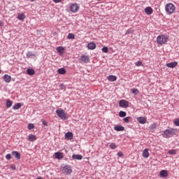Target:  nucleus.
<instances>
[{
  "label": "nucleus",
  "mask_w": 179,
  "mask_h": 179,
  "mask_svg": "<svg viewBox=\"0 0 179 179\" xmlns=\"http://www.w3.org/2000/svg\"><path fill=\"white\" fill-rule=\"evenodd\" d=\"M174 135H177V129H166L162 134L163 138H171V136H174Z\"/></svg>",
  "instance_id": "1"
},
{
  "label": "nucleus",
  "mask_w": 179,
  "mask_h": 179,
  "mask_svg": "<svg viewBox=\"0 0 179 179\" xmlns=\"http://www.w3.org/2000/svg\"><path fill=\"white\" fill-rule=\"evenodd\" d=\"M169 41V36L161 34L157 37V43L159 44V45H163V44H166Z\"/></svg>",
  "instance_id": "2"
},
{
  "label": "nucleus",
  "mask_w": 179,
  "mask_h": 179,
  "mask_svg": "<svg viewBox=\"0 0 179 179\" xmlns=\"http://www.w3.org/2000/svg\"><path fill=\"white\" fill-rule=\"evenodd\" d=\"M165 10L166 13L171 15L172 13H174L176 10V6L171 3H167L165 6Z\"/></svg>",
  "instance_id": "3"
},
{
  "label": "nucleus",
  "mask_w": 179,
  "mask_h": 179,
  "mask_svg": "<svg viewBox=\"0 0 179 179\" xmlns=\"http://www.w3.org/2000/svg\"><path fill=\"white\" fill-rule=\"evenodd\" d=\"M56 114L57 115L59 118H61V120H68V117L66 116V113H65V110L59 108L56 110Z\"/></svg>",
  "instance_id": "4"
},
{
  "label": "nucleus",
  "mask_w": 179,
  "mask_h": 179,
  "mask_svg": "<svg viewBox=\"0 0 179 179\" xmlns=\"http://www.w3.org/2000/svg\"><path fill=\"white\" fill-rule=\"evenodd\" d=\"M119 106L120 107H122V108H128L129 107V101L126 100H120L119 101Z\"/></svg>",
  "instance_id": "5"
},
{
  "label": "nucleus",
  "mask_w": 179,
  "mask_h": 179,
  "mask_svg": "<svg viewBox=\"0 0 179 179\" xmlns=\"http://www.w3.org/2000/svg\"><path fill=\"white\" fill-rule=\"evenodd\" d=\"M79 61L84 64H89V62H90V59L89 58V56L83 55L80 56Z\"/></svg>",
  "instance_id": "6"
},
{
  "label": "nucleus",
  "mask_w": 179,
  "mask_h": 179,
  "mask_svg": "<svg viewBox=\"0 0 179 179\" xmlns=\"http://www.w3.org/2000/svg\"><path fill=\"white\" fill-rule=\"evenodd\" d=\"M70 10L73 13H76L78 10H79V6H78V3H74L70 6Z\"/></svg>",
  "instance_id": "7"
},
{
  "label": "nucleus",
  "mask_w": 179,
  "mask_h": 179,
  "mask_svg": "<svg viewBox=\"0 0 179 179\" xmlns=\"http://www.w3.org/2000/svg\"><path fill=\"white\" fill-rule=\"evenodd\" d=\"M64 138L67 141H72V139H73V134H72L71 131H69L65 134Z\"/></svg>",
  "instance_id": "8"
},
{
  "label": "nucleus",
  "mask_w": 179,
  "mask_h": 179,
  "mask_svg": "<svg viewBox=\"0 0 179 179\" xmlns=\"http://www.w3.org/2000/svg\"><path fill=\"white\" fill-rule=\"evenodd\" d=\"M63 171L66 173V174H71V173H72V169H71V166L66 165L63 167Z\"/></svg>",
  "instance_id": "9"
},
{
  "label": "nucleus",
  "mask_w": 179,
  "mask_h": 179,
  "mask_svg": "<svg viewBox=\"0 0 179 179\" xmlns=\"http://www.w3.org/2000/svg\"><path fill=\"white\" fill-rule=\"evenodd\" d=\"M87 47L88 50H95L97 45H96V43H94V42H90L87 44Z\"/></svg>",
  "instance_id": "10"
},
{
  "label": "nucleus",
  "mask_w": 179,
  "mask_h": 179,
  "mask_svg": "<svg viewBox=\"0 0 179 179\" xmlns=\"http://www.w3.org/2000/svg\"><path fill=\"white\" fill-rule=\"evenodd\" d=\"M12 156H14L17 160H20V153L17 151H13L11 152Z\"/></svg>",
  "instance_id": "11"
},
{
  "label": "nucleus",
  "mask_w": 179,
  "mask_h": 179,
  "mask_svg": "<svg viewBox=\"0 0 179 179\" xmlns=\"http://www.w3.org/2000/svg\"><path fill=\"white\" fill-rule=\"evenodd\" d=\"M177 65H178V63L177 62H172L170 63L166 64V66L168 68H176V66H177Z\"/></svg>",
  "instance_id": "12"
},
{
  "label": "nucleus",
  "mask_w": 179,
  "mask_h": 179,
  "mask_svg": "<svg viewBox=\"0 0 179 179\" xmlns=\"http://www.w3.org/2000/svg\"><path fill=\"white\" fill-rule=\"evenodd\" d=\"M115 131H117V132H120L121 131H125V127L122 125H117L114 127Z\"/></svg>",
  "instance_id": "13"
},
{
  "label": "nucleus",
  "mask_w": 179,
  "mask_h": 179,
  "mask_svg": "<svg viewBox=\"0 0 179 179\" xmlns=\"http://www.w3.org/2000/svg\"><path fill=\"white\" fill-rule=\"evenodd\" d=\"M144 11L146 15H152V13H153V8H152V7H146Z\"/></svg>",
  "instance_id": "14"
},
{
  "label": "nucleus",
  "mask_w": 179,
  "mask_h": 179,
  "mask_svg": "<svg viewBox=\"0 0 179 179\" xmlns=\"http://www.w3.org/2000/svg\"><path fill=\"white\" fill-rule=\"evenodd\" d=\"M83 159V156L81 155H73L72 159L73 160H82Z\"/></svg>",
  "instance_id": "15"
},
{
  "label": "nucleus",
  "mask_w": 179,
  "mask_h": 179,
  "mask_svg": "<svg viewBox=\"0 0 179 179\" xmlns=\"http://www.w3.org/2000/svg\"><path fill=\"white\" fill-rule=\"evenodd\" d=\"M3 80L6 83H9L10 82V79H12V78L10 77V76L8 75V74H5L3 77Z\"/></svg>",
  "instance_id": "16"
},
{
  "label": "nucleus",
  "mask_w": 179,
  "mask_h": 179,
  "mask_svg": "<svg viewBox=\"0 0 179 179\" xmlns=\"http://www.w3.org/2000/svg\"><path fill=\"white\" fill-rule=\"evenodd\" d=\"M55 156L56 159H58V160H60V159H64V154L59 152H55Z\"/></svg>",
  "instance_id": "17"
},
{
  "label": "nucleus",
  "mask_w": 179,
  "mask_h": 179,
  "mask_svg": "<svg viewBox=\"0 0 179 179\" xmlns=\"http://www.w3.org/2000/svg\"><path fill=\"white\" fill-rule=\"evenodd\" d=\"M137 121H138V122H139V124H146V118H145L143 117H138Z\"/></svg>",
  "instance_id": "18"
},
{
  "label": "nucleus",
  "mask_w": 179,
  "mask_h": 179,
  "mask_svg": "<svg viewBox=\"0 0 179 179\" xmlns=\"http://www.w3.org/2000/svg\"><path fill=\"white\" fill-rule=\"evenodd\" d=\"M28 139L31 142H34V141H37V137L34 134H29Z\"/></svg>",
  "instance_id": "19"
},
{
  "label": "nucleus",
  "mask_w": 179,
  "mask_h": 179,
  "mask_svg": "<svg viewBox=\"0 0 179 179\" xmlns=\"http://www.w3.org/2000/svg\"><path fill=\"white\" fill-rule=\"evenodd\" d=\"M169 176V173H167V171L162 170L160 171V176L162 177V178H166Z\"/></svg>",
  "instance_id": "20"
},
{
  "label": "nucleus",
  "mask_w": 179,
  "mask_h": 179,
  "mask_svg": "<svg viewBox=\"0 0 179 179\" xmlns=\"http://www.w3.org/2000/svg\"><path fill=\"white\" fill-rule=\"evenodd\" d=\"M108 80H109V82H115V80H117V76L110 75L108 76Z\"/></svg>",
  "instance_id": "21"
},
{
  "label": "nucleus",
  "mask_w": 179,
  "mask_h": 179,
  "mask_svg": "<svg viewBox=\"0 0 179 179\" xmlns=\"http://www.w3.org/2000/svg\"><path fill=\"white\" fill-rule=\"evenodd\" d=\"M6 101V107L7 108H10V107H12V104H13V101H10V99H7Z\"/></svg>",
  "instance_id": "22"
},
{
  "label": "nucleus",
  "mask_w": 179,
  "mask_h": 179,
  "mask_svg": "<svg viewBox=\"0 0 179 179\" xmlns=\"http://www.w3.org/2000/svg\"><path fill=\"white\" fill-rule=\"evenodd\" d=\"M27 58H31V57H36V54L33 52L32 51H29L26 54Z\"/></svg>",
  "instance_id": "23"
},
{
  "label": "nucleus",
  "mask_w": 179,
  "mask_h": 179,
  "mask_svg": "<svg viewBox=\"0 0 179 179\" xmlns=\"http://www.w3.org/2000/svg\"><path fill=\"white\" fill-rule=\"evenodd\" d=\"M143 157H145V159L149 157V150L148 149H145L143 150Z\"/></svg>",
  "instance_id": "24"
},
{
  "label": "nucleus",
  "mask_w": 179,
  "mask_h": 179,
  "mask_svg": "<svg viewBox=\"0 0 179 179\" xmlns=\"http://www.w3.org/2000/svg\"><path fill=\"white\" fill-rule=\"evenodd\" d=\"M57 72L59 75H65V73H66V70H65L64 68H61L57 70Z\"/></svg>",
  "instance_id": "25"
},
{
  "label": "nucleus",
  "mask_w": 179,
  "mask_h": 179,
  "mask_svg": "<svg viewBox=\"0 0 179 179\" xmlns=\"http://www.w3.org/2000/svg\"><path fill=\"white\" fill-rule=\"evenodd\" d=\"M18 20H24L26 19V15L23 13H19L17 15Z\"/></svg>",
  "instance_id": "26"
},
{
  "label": "nucleus",
  "mask_w": 179,
  "mask_h": 179,
  "mask_svg": "<svg viewBox=\"0 0 179 179\" xmlns=\"http://www.w3.org/2000/svg\"><path fill=\"white\" fill-rule=\"evenodd\" d=\"M27 75L31 76V75H34V73H36V71L33 69H28L27 70Z\"/></svg>",
  "instance_id": "27"
},
{
  "label": "nucleus",
  "mask_w": 179,
  "mask_h": 179,
  "mask_svg": "<svg viewBox=\"0 0 179 179\" xmlns=\"http://www.w3.org/2000/svg\"><path fill=\"white\" fill-rule=\"evenodd\" d=\"M22 107V103H17L13 106V110H19Z\"/></svg>",
  "instance_id": "28"
},
{
  "label": "nucleus",
  "mask_w": 179,
  "mask_h": 179,
  "mask_svg": "<svg viewBox=\"0 0 179 179\" xmlns=\"http://www.w3.org/2000/svg\"><path fill=\"white\" fill-rule=\"evenodd\" d=\"M57 51L59 54H63L64 53V48L62 46H59L57 48Z\"/></svg>",
  "instance_id": "29"
},
{
  "label": "nucleus",
  "mask_w": 179,
  "mask_h": 179,
  "mask_svg": "<svg viewBox=\"0 0 179 179\" xmlns=\"http://www.w3.org/2000/svg\"><path fill=\"white\" fill-rule=\"evenodd\" d=\"M119 117H120L121 118H124V117H127V113L121 110L120 112H119Z\"/></svg>",
  "instance_id": "30"
},
{
  "label": "nucleus",
  "mask_w": 179,
  "mask_h": 179,
  "mask_svg": "<svg viewBox=\"0 0 179 179\" xmlns=\"http://www.w3.org/2000/svg\"><path fill=\"white\" fill-rule=\"evenodd\" d=\"M131 93H132L133 94H135V95L139 94V90H138V89H136V88H133V89H131Z\"/></svg>",
  "instance_id": "31"
},
{
  "label": "nucleus",
  "mask_w": 179,
  "mask_h": 179,
  "mask_svg": "<svg viewBox=\"0 0 179 179\" xmlns=\"http://www.w3.org/2000/svg\"><path fill=\"white\" fill-rule=\"evenodd\" d=\"M67 38H69V40H73L75 38V35L73 34L69 33L67 36Z\"/></svg>",
  "instance_id": "32"
},
{
  "label": "nucleus",
  "mask_w": 179,
  "mask_h": 179,
  "mask_svg": "<svg viewBox=\"0 0 179 179\" xmlns=\"http://www.w3.org/2000/svg\"><path fill=\"white\" fill-rule=\"evenodd\" d=\"M136 66H143V63L142 62L138 61L135 63Z\"/></svg>",
  "instance_id": "33"
},
{
  "label": "nucleus",
  "mask_w": 179,
  "mask_h": 179,
  "mask_svg": "<svg viewBox=\"0 0 179 179\" xmlns=\"http://www.w3.org/2000/svg\"><path fill=\"white\" fill-rule=\"evenodd\" d=\"M129 120H131V117L128 116V117H124L123 119V121H124V122L128 124L129 122Z\"/></svg>",
  "instance_id": "34"
},
{
  "label": "nucleus",
  "mask_w": 179,
  "mask_h": 179,
  "mask_svg": "<svg viewBox=\"0 0 179 179\" xmlns=\"http://www.w3.org/2000/svg\"><path fill=\"white\" fill-rule=\"evenodd\" d=\"M169 155H176L177 151L176 150H171L169 151Z\"/></svg>",
  "instance_id": "35"
},
{
  "label": "nucleus",
  "mask_w": 179,
  "mask_h": 179,
  "mask_svg": "<svg viewBox=\"0 0 179 179\" xmlns=\"http://www.w3.org/2000/svg\"><path fill=\"white\" fill-rule=\"evenodd\" d=\"M150 129L154 130L156 129V124L153 123L150 126Z\"/></svg>",
  "instance_id": "36"
},
{
  "label": "nucleus",
  "mask_w": 179,
  "mask_h": 179,
  "mask_svg": "<svg viewBox=\"0 0 179 179\" xmlns=\"http://www.w3.org/2000/svg\"><path fill=\"white\" fill-rule=\"evenodd\" d=\"M102 51L103 52H105V53L108 52V48L104 46L103 48H102Z\"/></svg>",
  "instance_id": "37"
},
{
  "label": "nucleus",
  "mask_w": 179,
  "mask_h": 179,
  "mask_svg": "<svg viewBox=\"0 0 179 179\" xmlns=\"http://www.w3.org/2000/svg\"><path fill=\"white\" fill-rule=\"evenodd\" d=\"M110 149H115L117 148V145H115V143H112L110 145Z\"/></svg>",
  "instance_id": "38"
},
{
  "label": "nucleus",
  "mask_w": 179,
  "mask_h": 179,
  "mask_svg": "<svg viewBox=\"0 0 179 179\" xmlns=\"http://www.w3.org/2000/svg\"><path fill=\"white\" fill-rule=\"evenodd\" d=\"M6 159L7 160H10V159H12V155H11L10 154H7V155H6Z\"/></svg>",
  "instance_id": "39"
},
{
  "label": "nucleus",
  "mask_w": 179,
  "mask_h": 179,
  "mask_svg": "<svg viewBox=\"0 0 179 179\" xmlns=\"http://www.w3.org/2000/svg\"><path fill=\"white\" fill-rule=\"evenodd\" d=\"M27 128H28V129H33V128H34V124H29Z\"/></svg>",
  "instance_id": "40"
},
{
  "label": "nucleus",
  "mask_w": 179,
  "mask_h": 179,
  "mask_svg": "<svg viewBox=\"0 0 179 179\" xmlns=\"http://www.w3.org/2000/svg\"><path fill=\"white\" fill-rule=\"evenodd\" d=\"M174 124L176 127H179V119L178 118L176 119Z\"/></svg>",
  "instance_id": "41"
},
{
  "label": "nucleus",
  "mask_w": 179,
  "mask_h": 179,
  "mask_svg": "<svg viewBox=\"0 0 179 179\" xmlns=\"http://www.w3.org/2000/svg\"><path fill=\"white\" fill-rule=\"evenodd\" d=\"M117 156L118 157H122V156H124V154H122V152H117Z\"/></svg>",
  "instance_id": "42"
},
{
  "label": "nucleus",
  "mask_w": 179,
  "mask_h": 179,
  "mask_svg": "<svg viewBox=\"0 0 179 179\" xmlns=\"http://www.w3.org/2000/svg\"><path fill=\"white\" fill-rule=\"evenodd\" d=\"M55 3H59V2H62V0H52Z\"/></svg>",
  "instance_id": "43"
},
{
  "label": "nucleus",
  "mask_w": 179,
  "mask_h": 179,
  "mask_svg": "<svg viewBox=\"0 0 179 179\" xmlns=\"http://www.w3.org/2000/svg\"><path fill=\"white\" fill-rule=\"evenodd\" d=\"M60 89L64 90V89H65V85L64 84H60Z\"/></svg>",
  "instance_id": "44"
},
{
  "label": "nucleus",
  "mask_w": 179,
  "mask_h": 179,
  "mask_svg": "<svg viewBox=\"0 0 179 179\" xmlns=\"http://www.w3.org/2000/svg\"><path fill=\"white\" fill-rule=\"evenodd\" d=\"M10 167L12 170H16V166L15 165H10Z\"/></svg>",
  "instance_id": "45"
},
{
  "label": "nucleus",
  "mask_w": 179,
  "mask_h": 179,
  "mask_svg": "<svg viewBox=\"0 0 179 179\" xmlns=\"http://www.w3.org/2000/svg\"><path fill=\"white\" fill-rule=\"evenodd\" d=\"M131 33H132V31H131V29H128L126 32V34H131Z\"/></svg>",
  "instance_id": "46"
},
{
  "label": "nucleus",
  "mask_w": 179,
  "mask_h": 179,
  "mask_svg": "<svg viewBox=\"0 0 179 179\" xmlns=\"http://www.w3.org/2000/svg\"><path fill=\"white\" fill-rule=\"evenodd\" d=\"M43 125H47V122L46 121H43Z\"/></svg>",
  "instance_id": "47"
},
{
  "label": "nucleus",
  "mask_w": 179,
  "mask_h": 179,
  "mask_svg": "<svg viewBox=\"0 0 179 179\" xmlns=\"http://www.w3.org/2000/svg\"><path fill=\"white\" fill-rule=\"evenodd\" d=\"M2 27V21H0V27Z\"/></svg>",
  "instance_id": "48"
},
{
  "label": "nucleus",
  "mask_w": 179,
  "mask_h": 179,
  "mask_svg": "<svg viewBox=\"0 0 179 179\" xmlns=\"http://www.w3.org/2000/svg\"><path fill=\"white\" fill-rule=\"evenodd\" d=\"M36 179H43V178L38 177V178H37Z\"/></svg>",
  "instance_id": "49"
},
{
  "label": "nucleus",
  "mask_w": 179,
  "mask_h": 179,
  "mask_svg": "<svg viewBox=\"0 0 179 179\" xmlns=\"http://www.w3.org/2000/svg\"><path fill=\"white\" fill-rule=\"evenodd\" d=\"M31 1V2H34V1H36V0H30Z\"/></svg>",
  "instance_id": "50"
},
{
  "label": "nucleus",
  "mask_w": 179,
  "mask_h": 179,
  "mask_svg": "<svg viewBox=\"0 0 179 179\" xmlns=\"http://www.w3.org/2000/svg\"><path fill=\"white\" fill-rule=\"evenodd\" d=\"M1 69H0V73H1Z\"/></svg>",
  "instance_id": "51"
},
{
  "label": "nucleus",
  "mask_w": 179,
  "mask_h": 179,
  "mask_svg": "<svg viewBox=\"0 0 179 179\" xmlns=\"http://www.w3.org/2000/svg\"><path fill=\"white\" fill-rule=\"evenodd\" d=\"M96 1H101V0H96Z\"/></svg>",
  "instance_id": "52"
}]
</instances>
